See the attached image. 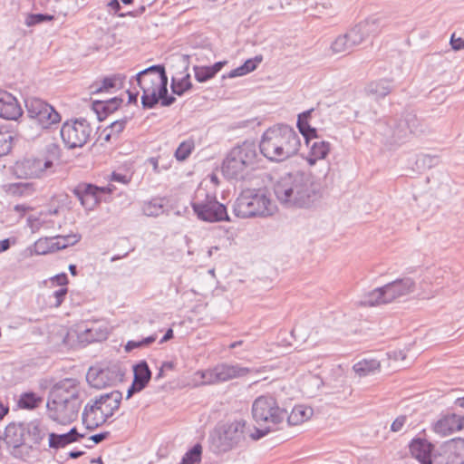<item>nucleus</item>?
Here are the masks:
<instances>
[{
    "label": "nucleus",
    "instance_id": "f8f14e48",
    "mask_svg": "<svg viewBox=\"0 0 464 464\" xmlns=\"http://www.w3.org/2000/svg\"><path fill=\"white\" fill-rule=\"evenodd\" d=\"M92 129L84 119L65 121L61 128V137L68 149L82 148L91 138Z\"/></svg>",
    "mask_w": 464,
    "mask_h": 464
},
{
    "label": "nucleus",
    "instance_id": "774afa93",
    "mask_svg": "<svg viewBox=\"0 0 464 464\" xmlns=\"http://www.w3.org/2000/svg\"><path fill=\"white\" fill-rule=\"evenodd\" d=\"M174 362H164L161 365V368L165 371H169L174 369Z\"/></svg>",
    "mask_w": 464,
    "mask_h": 464
},
{
    "label": "nucleus",
    "instance_id": "a211bd4d",
    "mask_svg": "<svg viewBox=\"0 0 464 464\" xmlns=\"http://www.w3.org/2000/svg\"><path fill=\"white\" fill-rule=\"evenodd\" d=\"M246 422L243 420H235L226 426L224 431L218 436V448L227 451L237 446L245 439Z\"/></svg>",
    "mask_w": 464,
    "mask_h": 464
},
{
    "label": "nucleus",
    "instance_id": "bb28decb",
    "mask_svg": "<svg viewBox=\"0 0 464 464\" xmlns=\"http://www.w3.org/2000/svg\"><path fill=\"white\" fill-rule=\"evenodd\" d=\"M24 428V439L26 446L38 445L45 436V429L37 420L23 422Z\"/></svg>",
    "mask_w": 464,
    "mask_h": 464
},
{
    "label": "nucleus",
    "instance_id": "7ed1b4c3",
    "mask_svg": "<svg viewBox=\"0 0 464 464\" xmlns=\"http://www.w3.org/2000/svg\"><path fill=\"white\" fill-rule=\"evenodd\" d=\"M142 90L141 103L144 108H153L159 101L162 106H170L176 101L174 96L168 95V76L163 65H152L135 76Z\"/></svg>",
    "mask_w": 464,
    "mask_h": 464
},
{
    "label": "nucleus",
    "instance_id": "58836bf2",
    "mask_svg": "<svg viewBox=\"0 0 464 464\" xmlns=\"http://www.w3.org/2000/svg\"><path fill=\"white\" fill-rule=\"evenodd\" d=\"M56 251L64 249L70 246H73L81 239L79 234H70L67 236H55L53 237Z\"/></svg>",
    "mask_w": 464,
    "mask_h": 464
},
{
    "label": "nucleus",
    "instance_id": "9b49d317",
    "mask_svg": "<svg viewBox=\"0 0 464 464\" xmlns=\"http://www.w3.org/2000/svg\"><path fill=\"white\" fill-rule=\"evenodd\" d=\"M24 102L27 116L35 121L42 129H49L61 121V115L44 101L29 97L25 99Z\"/></svg>",
    "mask_w": 464,
    "mask_h": 464
},
{
    "label": "nucleus",
    "instance_id": "680f3d73",
    "mask_svg": "<svg viewBox=\"0 0 464 464\" xmlns=\"http://www.w3.org/2000/svg\"><path fill=\"white\" fill-rule=\"evenodd\" d=\"M226 63L227 62H218L214 65L209 66L214 76L222 69Z\"/></svg>",
    "mask_w": 464,
    "mask_h": 464
},
{
    "label": "nucleus",
    "instance_id": "dca6fc26",
    "mask_svg": "<svg viewBox=\"0 0 464 464\" xmlns=\"http://www.w3.org/2000/svg\"><path fill=\"white\" fill-rule=\"evenodd\" d=\"M82 392V389L77 379L66 378L53 385L50 391L49 398L82 402L81 398Z\"/></svg>",
    "mask_w": 464,
    "mask_h": 464
},
{
    "label": "nucleus",
    "instance_id": "c9c22d12",
    "mask_svg": "<svg viewBox=\"0 0 464 464\" xmlns=\"http://www.w3.org/2000/svg\"><path fill=\"white\" fill-rule=\"evenodd\" d=\"M331 51L334 54H347L353 50L348 42L345 34L337 36L331 44Z\"/></svg>",
    "mask_w": 464,
    "mask_h": 464
},
{
    "label": "nucleus",
    "instance_id": "864d4df0",
    "mask_svg": "<svg viewBox=\"0 0 464 464\" xmlns=\"http://www.w3.org/2000/svg\"><path fill=\"white\" fill-rule=\"evenodd\" d=\"M450 44L453 50L459 51L464 48V40L462 38H455L453 34L450 39Z\"/></svg>",
    "mask_w": 464,
    "mask_h": 464
},
{
    "label": "nucleus",
    "instance_id": "393cba45",
    "mask_svg": "<svg viewBox=\"0 0 464 464\" xmlns=\"http://www.w3.org/2000/svg\"><path fill=\"white\" fill-rule=\"evenodd\" d=\"M86 379L91 386L96 389H102L112 385L119 380L116 371L106 368L100 371L90 370Z\"/></svg>",
    "mask_w": 464,
    "mask_h": 464
},
{
    "label": "nucleus",
    "instance_id": "ea45409f",
    "mask_svg": "<svg viewBox=\"0 0 464 464\" xmlns=\"http://www.w3.org/2000/svg\"><path fill=\"white\" fill-rule=\"evenodd\" d=\"M202 447L196 444L182 458L180 464H200Z\"/></svg>",
    "mask_w": 464,
    "mask_h": 464
},
{
    "label": "nucleus",
    "instance_id": "f257e3e1",
    "mask_svg": "<svg viewBox=\"0 0 464 464\" xmlns=\"http://www.w3.org/2000/svg\"><path fill=\"white\" fill-rule=\"evenodd\" d=\"M274 193L287 208H308L318 198L319 188L309 173L295 171L282 176L275 183Z\"/></svg>",
    "mask_w": 464,
    "mask_h": 464
},
{
    "label": "nucleus",
    "instance_id": "79ce46f5",
    "mask_svg": "<svg viewBox=\"0 0 464 464\" xmlns=\"http://www.w3.org/2000/svg\"><path fill=\"white\" fill-rule=\"evenodd\" d=\"M53 15L48 14H28L25 17L24 24L28 27H32L40 24L53 21Z\"/></svg>",
    "mask_w": 464,
    "mask_h": 464
},
{
    "label": "nucleus",
    "instance_id": "bf43d9fd",
    "mask_svg": "<svg viewBox=\"0 0 464 464\" xmlns=\"http://www.w3.org/2000/svg\"><path fill=\"white\" fill-rule=\"evenodd\" d=\"M67 436L71 439L70 440L72 442L77 441L80 438H82L83 435L80 434L75 428H72L69 432L66 433Z\"/></svg>",
    "mask_w": 464,
    "mask_h": 464
},
{
    "label": "nucleus",
    "instance_id": "c03bdc74",
    "mask_svg": "<svg viewBox=\"0 0 464 464\" xmlns=\"http://www.w3.org/2000/svg\"><path fill=\"white\" fill-rule=\"evenodd\" d=\"M131 118H132V115H127V116H124L122 119L116 120V121H112L109 127L110 131L106 134L105 140H109L112 134L118 135L119 133H121L124 130L126 123Z\"/></svg>",
    "mask_w": 464,
    "mask_h": 464
},
{
    "label": "nucleus",
    "instance_id": "c756f323",
    "mask_svg": "<svg viewBox=\"0 0 464 464\" xmlns=\"http://www.w3.org/2000/svg\"><path fill=\"white\" fill-rule=\"evenodd\" d=\"M313 415V409L304 405L294 407L292 411L286 416L285 420L288 425H298L309 420Z\"/></svg>",
    "mask_w": 464,
    "mask_h": 464
},
{
    "label": "nucleus",
    "instance_id": "4c0bfd02",
    "mask_svg": "<svg viewBox=\"0 0 464 464\" xmlns=\"http://www.w3.org/2000/svg\"><path fill=\"white\" fill-rule=\"evenodd\" d=\"M53 237L39 238L34 243V252L37 255H46L56 251Z\"/></svg>",
    "mask_w": 464,
    "mask_h": 464
},
{
    "label": "nucleus",
    "instance_id": "0eeeda50",
    "mask_svg": "<svg viewBox=\"0 0 464 464\" xmlns=\"http://www.w3.org/2000/svg\"><path fill=\"white\" fill-rule=\"evenodd\" d=\"M275 208L264 189H245L233 205L234 214L240 218L267 217L274 213Z\"/></svg>",
    "mask_w": 464,
    "mask_h": 464
},
{
    "label": "nucleus",
    "instance_id": "a19ab883",
    "mask_svg": "<svg viewBox=\"0 0 464 464\" xmlns=\"http://www.w3.org/2000/svg\"><path fill=\"white\" fill-rule=\"evenodd\" d=\"M42 401V398L34 392H25L21 395L19 405L24 409L36 408Z\"/></svg>",
    "mask_w": 464,
    "mask_h": 464
},
{
    "label": "nucleus",
    "instance_id": "a18cd8bd",
    "mask_svg": "<svg viewBox=\"0 0 464 464\" xmlns=\"http://www.w3.org/2000/svg\"><path fill=\"white\" fill-rule=\"evenodd\" d=\"M157 339V335L153 334L150 336H148L146 338H143L140 341H129L124 349L127 353L131 352L133 349H140L143 347H147L150 345L152 343H154Z\"/></svg>",
    "mask_w": 464,
    "mask_h": 464
},
{
    "label": "nucleus",
    "instance_id": "6e6d98bb",
    "mask_svg": "<svg viewBox=\"0 0 464 464\" xmlns=\"http://www.w3.org/2000/svg\"><path fill=\"white\" fill-rule=\"evenodd\" d=\"M53 282H55L58 285L64 286L68 283L67 276L64 273L56 275L52 278Z\"/></svg>",
    "mask_w": 464,
    "mask_h": 464
},
{
    "label": "nucleus",
    "instance_id": "09e8293b",
    "mask_svg": "<svg viewBox=\"0 0 464 464\" xmlns=\"http://www.w3.org/2000/svg\"><path fill=\"white\" fill-rule=\"evenodd\" d=\"M195 78L199 82H205L213 78V72L209 66H194Z\"/></svg>",
    "mask_w": 464,
    "mask_h": 464
},
{
    "label": "nucleus",
    "instance_id": "412c9836",
    "mask_svg": "<svg viewBox=\"0 0 464 464\" xmlns=\"http://www.w3.org/2000/svg\"><path fill=\"white\" fill-rule=\"evenodd\" d=\"M111 191L109 188L92 184H80L73 189L74 195L87 210H92L100 203L101 194Z\"/></svg>",
    "mask_w": 464,
    "mask_h": 464
},
{
    "label": "nucleus",
    "instance_id": "2f4dec72",
    "mask_svg": "<svg viewBox=\"0 0 464 464\" xmlns=\"http://www.w3.org/2000/svg\"><path fill=\"white\" fill-rule=\"evenodd\" d=\"M134 380L133 382L137 383L139 387L143 389L147 386L151 379V371L146 361H141L133 367Z\"/></svg>",
    "mask_w": 464,
    "mask_h": 464
},
{
    "label": "nucleus",
    "instance_id": "de8ad7c7",
    "mask_svg": "<svg viewBox=\"0 0 464 464\" xmlns=\"http://www.w3.org/2000/svg\"><path fill=\"white\" fill-rule=\"evenodd\" d=\"M142 210L148 217H158L163 212V206L158 200H152L145 203Z\"/></svg>",
    "mask_w": 464,
    "mask_h": 464
},
{
    "label": "nucleus",
    "instance_id": "8fccbe9b",
    "mask_svg": "<svg viewBox=\"0 0 464 464\" xmlns=\"http://www.w3.org/2000/svg\"><path fill=\"white\" fill-rule=\"evenodd\" d=\"M67 292L68 290L66 287H62L57 291H54L50 296V299H54V301L51 303V305L54 307H59L63 302Z\"/></svg>",
    "mask_w": 464,
    "mask_h": 464
},
{
    "label": "nucleus",
    "instance_id": "5701e85b",
    "mask_svg": "<svg viewBox=\"0 0 464 464\" xmlns=\"http://www.w3.org/2000/svg\"><path fill=\"white\" fill-rule=\"evenodd\" d=\"M464 429V417L452 413L443 416L434 425V431L441 436H448Z\"/></svg>",
    "mask_w": 464,
    "mask_h": 464
},
{
    "label": "nucleus",
    "instance_id": "1a4fd4ad",
    "mask_svg": "<svg viewBox=\"0 0 464 464\" xmlns=\"http://www.w3.org/2000/svg\"><path fill=\"white\" fill-rule=\"evenodd\" d=\"M380 130L392 144L402 142L410 133H423L424 124L413 112H406L400 120L391 119L386 125L380 124Z\"/></svg>",
    "mask_w": 464,
    "mask_h": 464
},
{
    "label": "nucleus",
    "instance_id": "9d476101",
    "mask_svg": "<svg viewBox=\"0 0 464 464\" xmlns=\"http://www.w3.org/2000/svg\"><path fill=\"white\" fill-rule=\"evenodd\" d=\"M314 110L305 111L298 115L297 127L299 131L306 140L307 146L310 147V153L307 158L309 165H314L318 160L324 159L330 150V144L324 140H314L312 142V138H316V129L309 125V119Z\"/></svg>",
    "mask_w": 464,
    "mask_h": 464
},
{
    "label": "nucleus",
    "instance_id": "f704fd0d",
    "mask_svg": "<svg viewBox=\"0 0 464 464\" xmlns=\"http://www.w3.org/2000/svg\"><path fill=\"white\" fill-rule=\"evenodd\" d=\"M122 102V99L114 97L105 102H93V109L96 111L99 120L101 121V111H102L105 114L112 113L116 111L121 103Z\"/></svg>",
    "mask_w": 464,
    "mask_h": 464
},
{
    "label": "nucleus",
    "instance_id": "13d9d810",
    "mask_svg": "<svg viewBox=\"0 0 464 464\" xmlns=\"http://www.w3.org/2000/svg\"><path fill=\"white\" fill-rule=\"evenodd\" d=\"M109 433L108 432H102L98 434L92 435L89 440L92 441L93 444H99L102 441H103L107 437Z\"/></svg>",
    "mask_w": 464,
    "mask_h": 464
},
{
    "label": "nucleus",
    "instance_id": "603ef678",
    "mask_svg": "<svg viewBox=\"0 0 464 464\" xmlns=\"http://www.w3.org/2000/svg\"><path fill=\"white\" fill-rule=\"evenodd\" d=\"M407 417L405 415H401L397 417L391 426V430L393 432H399L402 430L405 422H406Z\"/></svg>",
    "mask_w": 464,
    "mask_h": 464
},
{
    "label": "nucleus",
    "instance_id": "052dcab7",
    "mask_svg": "<svg viewBox=\"0 0 464 464\" xmlns=\"http://www.w3.org/2000/svg\"><path fill=\"white\" fill-rule=\"evenodd\" d=\"M142 387H139V385L135 382H132L131 386L129 388L127 392V399L130 398L134 393L142 391Z\"/></svg>",
    "mask_w": 464,
    "mask_h": 464
},
{
    "label": "nucleus",
    "instance_id": "6ab92c4d",
    "mask_svg": "<svg viewBox=\"0 0 464 464\" xmlns=\"http://www.w3.org/2000/svg\"><path fill=\"white\" fill-rule=\"evenodd\" d=\"M244 370L234 365L218 364L212 369L198 372L202 384H213L227 382L236 377L241 376Z\"/></svg>",
    "mask_w": 464,
    "mask_h": 464
},
{
    "label": "nucleus",
    "instance_id": "473e14b6",
    "mask_svg": "<svg viewBox=\"0 0 464 464\" xmlns=\"http://www.w3.org/2000/svg\"><path fill=\"white\" fill-rule=\"evenodd\" d=\"M381 363L376 359H362L353 365V371L359 376H366L380 370Z\"/></svg>",
    "mask_w": 464,
    "mask_h": 464
},
{
    "label": "nucleus",
    "instance_id": "ddd939ff",
    "mask_svg": "<svg viewBox=\"0 0 464 464\" xmlns=\"http://www.w3.org/2000/svg\"><path fill=\"white\" fill-rule=\"evenodd\" d=\"M82 402L69 400L62 401L48 398L46 404L49 417L61 424H66L77 419Z\"/></svg>",
    "mask_w": 464,
    "mask_h": 464
},
{
    "label": "nucleus",
    "instance_id": "0e129e2a",
    "mask_svg": "<svg viewBox=\"0 0 464 464\" xmlns=\"http://www.w3.org/2000/svg\"><path fill=\"white\" fill-rule=\"evenodd\" d=\"M173 338V330L171 328L168 329L164 336L160 339V343H166Z\"/></svg>",
    "mask_w": 464,
    "mask_h": 464
},
{
    "label": "nucleus",
    "instance_id": "f03ea898",
    "mask_svg": "<svg viewBox=\"0 0 464 464\" xmlns=\"http://www.w3.org/2000/svg\"><path fill=\"white\" fill-rule=\"evenodd\" d=\"M300 145V137L293 128L278 124L263 133L259 149L268 160L281 162L295 156Z\"/></svg>",
    "mask_w": 464,
    "mask_h": 464
},
{
    "label": "nucleus",
    "instance_id": "338daca9",
    "mask_svg": "<svg viewBox=\"0 0 464 464\" xmlns=\"http://www.w3.org/2000/svg\"><path fill=\"white\" fill-rule=\"evenodd\" d=\"M10 240L7 238V239H4V240H1L0 241V253L1 252H5L6 251L7 249H9L10 247Z\"/></svg>",
    "mask_w": 464,
    "mask_h": 464
},
{
    "label": "nucleus",
    "instance_id": "20e7f679",
    "mask_svg": "<svg viewBox=\"0 0 464 464\" xmlns=\"http://www.w3.org/2000/svg\"><path fill=\"white\" fill-rule=\"evenodd\" d=\"M252 416L257 424L267 425L266 429H255V432L249 434L253 440H259L285 420L287 411L278 405L275 397L261 395L253 401Z\"/></svg>",
    "mask_w": 464,
    "mask_h": 464
},
{
    "label": "nucleus",
    "instance_id": "423d86ee",
    "mask_svg": "<svg viewBox=\"0 0 464 464\" xmlns=\"http://www.w3.org/2000/svg\"><path fill=\"white\" fill-rule=\"evenodd\" d=\"M256 156V145L253 142L245 141L234 147L223 160V175L229 179H244L248 169H253Z\"/></svg>",
    "mask_w": 464,
    "mask_h": 464
},
{
    "label": "nucleus",
    "instance_id": "f3484780",
    "mask_svg": "<svg viewBox=\"0 0 464 464\" xmlns=\"http://www.w3.org/2000/svg\"><path fill=\"white\" fill-rule=\"evenodd\" d=\"M173 61L182 70L175 72L172 75L170 87L174 94L181 96L185 93V92L188 91L192 87L190 75L188 72L189 65L188 55L177 54L173 58Z\"/></svg>",
    "mask_w": 464,
    "mask_h": 464
},
{
    "label": "nucleus",
    "instance_id": "e2e57ef3",
    "mask_svg": "<svg viewBox=\"0 0 464 464\" xmlns=\"http://www.w3.org/2000/svg\"><path fill=\"white\" fill-rule=\"evenodd\" d=\"M108 6L114 11V14H117L121 9V5L119 0H111L108 4Z\"/></svg>",
    "mask_w": 464,
    "mask_h": 464
},
{
    "label": "nucleus",
    "instance_id": "6e6552de",
    "mask_svg": "<svg viewBox=\"0 0 464 464\" xmlns=\"http://www.w3.org/2000/svg\"><path fill=\"white\" fill-rule=\"evenodd\" d=\"M191 207L197 218L204 222L230 221L227 208L217 199L215 192L209 191L201 183L196 189Z\"/></svg>",
    "mask_w": 464,
    "mask_h": 464
},
{
    "label": "nucleus",
    "instance_id": "7c9ffc66",
    "mask_svg": "<svg viewBox=\"0 0 464 464\" xmlns=\"http://www.w3.org/2000/svg\"><path fill=\"white\" fill-rule=\"evenodd\" d=\"M392 92L389 82L385 80L371 82L365 87V92L368 96H372L375 100L384 98Z\"/></svg>",
    "mask_w": 464,
    "mask_h": 464
},
{
    "label": "nucleus",
    "instance_id": "5fc2aeb1",
    "mask_svg": "<svg viewBox=\"0 0 464 464\" xmlns=\"http://www.w3.org/2000/svg\"><path fill=\"white\" fill-rule=\"evenodd\" d=\"M111 180L115 181V182H119V183H121V184H127L130 181V178H128L126 175H123V174H121V173H117V172H113L111 174Z\"/></svg>",
    "mask_w": 464,
    "mask_h": 464
},
{
    "label": "nucleus",
    "instance_id": "37998d69",
    "mask_svg": "<svg viewBox=\"0 0 464 464\" xmlns=\"http://www.w3.org/2000/svg\"><path fill=\"white\" fill-rule=\"evenodd\" d=\"M71 439L67 436L66 433L63 434H56L50 433L49 434V447L52 449H60L63 448L66 445L72 443Z\"/></svg>",
    "mask_w": 464,
    "mask_h": 464
},
{
    "label": "nucleus",
    "instance_id": "69168bd1",
    "mask_svg": "<svg viewBox=\"0 0 464 464\" xmlns=\"http://www.w3.org/2000/svg\"><path fill=\"white\" fill-rule=\"evenodd\" d=\"M148 162L152 166V169L155 173H160L159 162L156 158H150Z\"/></svg>",
    "mask_w": 464,
    "mask_h": 464
},
{
    "label": "nucleus",
    "instance_id": "4be33fe9",
    "mask_svg": "<svg viewBox=\"0 0 464 464\" xmlns=\"http://www.w3.org/2000/svg\"><path fill=\"white\" fill-rule=\"evenodd\" d=\"M386 294V300L388 303L394 301L397 298L403 297L414 291L415 283L411 278H403L395 280L384 285Z\"/></svg>",
    "mask_w": 464,
    "mask_h": 464
},
{
    "label": "nucleus",
    "instance_id": "e433bc0d",
    "mask_svg": "<svg viewBox=\"0 0 464 464\" xmlns=\"http://www.w3.org/2000/svg\"><path fill=\"white\" fill-rule=\"evenodd\" d=\"M14 133L7 129L0 128V157L7 155L13 147Z\"/></svg>",
    "mask_w": 464,
    "mask_h": 464
},
{
    "label": "nucleus",
    "instance_id": "4d7b16f0",
    "mask_svg": "<svg viewBox=\"0 0 464 464\" xmlns=\"http://www.w3.org/2000/svg\"><path fill=\"white\" fill-rule=\"evenodd\" d=\"M246 74H247V72H246V68L243 65H241V66L232 70L228 73V77L229 78H235V77L243 76V75H246Z\"/></svg>",
    "mask_w": 464,
    "mask_h": 464
},
{
    "label": "nucleus",
    "instance_id": "b1692460",
    "mask_svg": "<svg viewBox=\"0 0 464 464\" xmlns=\"http://www.w3.org/2000/svg\"><path fill=\"white\" fill-rule=\"evenodd\" d=\"M22 112L15 97L5 91H0V117L5 120H17Z\"/></svg>",
    "mask_w": 464,
    "mask_h": 464
},
{
    "label": "nucleus",
    "instance_id": "72a5a7b5",
    "mask_svg": "<svg viewBox=\"0 0 464 464\" xmlns=\"http://www.w3.org/2000/svg\"><path fill=\"white\" fill-rule=\"evenodd\" d=\"M384 286L376 288L363 296L360 304L364 306H374L382 304H388Z\"/></svg>",
    "mask_w": 464,
    "mask_h": 464
},
{
    "label": "nucleus",
    "instance_id": "39448f33",
    "mask_svg": "<svg viewBox=\"0 0 464 464\" xmlns=\"http://www.w3.org/2000/svg\"><path fill=\"white\" fill-rule=\"evenodd\" d=\"M122 394L119 391L106 392L91 400L82 411V423L88 430H93L113 416L119 410Z\"/></svg>",
    "mask_w": 464,
    "mask_h": 464
},
{
    "label": "nucleus",
    "instance_id": "cd10ccee",
    "mask_svg": "<svg viewBox=\"0 0 464 464\" xmlns=\"http://www.w3.org/2000/svg\"><path fill=\"white\" fill-rule=\"evenodd\" d=\"M27 165L30 169V175L36 178L43 177L45 173L48 174L54 171L53 161L51 158H46V160L34 159L32 160H28Z\"/></svg>",
    "mask_w": 464,
    "mask_h": 464
},
{
    "label": "nucleus",
    "instance_id": "a878e982",
    "mask_svg": "<svg viewBox=\"0 0 464 464\" xmlns=\"http://www.w3.org/2000/svg\"><path fill=\"white\" fill-rule=\"evenodd\" d=\"M432 450V444L425 439H414L410 445L411 455L421 464H434Z\"/></svg>",
    "mask_w": 464,
    "mask_h": 464
},
{
    "label": "nucleus",
    "instance_id": "3c124183",
    "mask_svg": "<svg viewBox=\"0 0 464 464\" xmlns=\"http://www.w3.org/2000/svg\"><path fill=\"white\" fill-rule=\"evenodd\" d=\"M262 62V56H256L254 59L246 60L242 65L246 68L247 73L256 70L257 65Z\"/></svg>",
    "mask_w": 464,
    "mask_h": 464
},
{
    "label": "nucleus",
    "instance_id": "aec40b11",
    "mask_svg": "<svg viewBox=\"0 0 464 464\" xmlns=\"http://www.w3.org/2000/svg\"><path fill=\"white\" fill-rule=\"evenodd\" d=\"M379 32L380 25L378 21L376 19H367L351 28L345 33V35L353 50L354 47L361 44L370 36L376 35Z\"/></svg>",
    "mask_w": 464,
    "mask_h": 464
},
{
    "label": "nucleus",
    "instance_id": "2eb2a0df",
    "mask_svg": "<svg viewBox=\"0 0 464 464\" xmlns=\"http://www.w3.org/2000/svg\"><path fill=\"white\" fill-rule=\"evenodd\" d=\"M434 464H464V440L453 439L445 442L433 456Z\"/></svg>",
    "mask_w": 464,
    "mask_h": 464
},
{
    "label": "nucleus",
    "instance_id": "4468645a",
    "mask_svg": "<svg viewBox=\"0 0 464 464\" xmlns=\"http://www.w3.org/2000/svg\"><path fill=\"white\" fill-rule=\"evenodd\" d=\"M5 435L6 444L13 448V454L15 456H21L23 459L27 460L31 457L30 453L36 450L33 446L25 445L24 428L23 422L10 423L7 425Z\"/></svg>",
    "mask_w": 464,
    "mask_h": 464
},
{
    "label": "nucleus",
    "instance_id": "49530a36",
    "mask_svg": "<svg viewBox=\"0 0 464 464\" xmlns=\"http://www.w3.org/2000/svg\"><path fill=\"white\" fill-rule=\"evenodd\" d=\"M193 148V142L190 140L181 142L178 149L176 150V159L179 161L185 160L190 155Z\"/></svg>",
    "mask_w": 464,
    "mask_h": 464
},
{
    "label": "nucleus",
    "instance_id": "c85d7f7f",
    "mask_svg": "<svg viewBox=\"0 0 464 464\" xmlns=\"http://www.w3.org/2000/svg\"><path fill=\"white\" fill-rule=\"evenodd\" d=\"M125 76L121 74H114L110 77H105L101 84L95 83L91 86L92 93H99L102 92H109L112 89H120L123 85Z\"/></svg>",
    "mask_w": 464,
    "mask_h": 464
}]
</instances>
